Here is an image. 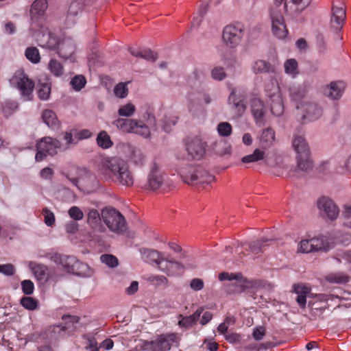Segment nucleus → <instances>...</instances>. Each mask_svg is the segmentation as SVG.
Masks as SVG:
<instances>
[{
  "mask_svg": "<svg viewBox=\"0 0 351 351\" xmlns=\"http://www.w3.org/2000/svg\"><path fill=\"white\" fill-rule=\"evenodd\" d=\"M42 214L44 216V221L47 226H52L55 223L56 218L53 213L47 208L42 210Z\"/></svg>",
  "mask_w": 351,
  "mask_h": 351,
  "instance_id": "13d9d810",
  "label": "nucleus"
},
{
  "mask_svg": "<svg viewBox=\"0 0 351 351\" xmlns=\"http://www.w3.org/2000/svg\"><path fill=\"white\" fill-rule=\"evenodd\" d=\"M251 111L256 124L261 123L265 114V107L260 99L254 98L251 100Z\"/></svg>",
  "mask_w": 351,
  "mask_h": 351,
  "instance_id": "393cba45",
  "label": "nucleus"
},
{
  "mask_svg": "<svg viewBox=\"0 0 351 351\" xmlns=\"http://www.w3.org/2000/svg\"><path fill=\"white\" fill-rule=\"evenodd\" d=\"M36 161H42L47 155L54 156L62 150V143L56 138L49 136L43 138L36 145Z\"/></svg>",
  "mask_w": 351,
  "mask_h": 351,
  "instance_id": "1a4fd4ad",
  "label": "nucleus"
},
{
  "mask_svg": "<svg viewBox=\"0 0 351 351\" xmlns=\"http://www.w3.org/2000/svg\"><path fill=\"white\" fill-rule=\"evenodd\" d=\"M180 176L185 183L202 187H204V184H208L215 179L212 174L204 169L193 167L182 169Z\"/></svg>",
  "mask_w": 351,
  "mask_h": 351,
  "instance_id": "423d86ee",
  "label": "nucleus"
},
{
  "mask_svg": "<svg viewBox=\"0 0 351 351\" xmlns=\"http://www.w3.org/2000/svg\"><path fill=\"white\" fill-rule=\"evenodd\" d=\"M317 205L322 215L330 221H334L339 217V208L331 198L322 196L318 199Z\"/></svg>",
  "mask_w": 351,
  "mask_h": 351,
  "instance_id": "f8f14e48",
  "label": "nucleus"
},
{
  "mask_svg": "<svg viewBox=\"0 0 351 351\" xmlns=\"http://www.w3.org/2000/svg\"><path fill=\"white\" fill-rule=\"evenodd\" d=\"M275 141V132L271 128L264 129L260 138V144L263 148L271 146Z\"/></svg>",
  "mask_w": 351,
  "mask_h": 351,
  "instance_id": "c85d7f7f",
  "label": "nucleus"
},
{
  "mask_svg": "<svg viewBox=\"0 0 351 351\" xmlns=\"http://www.w3.org/2000/svg\"><path fill=\"white\" fill-rule=\"evenodd\" d=\"M42 119L49 128L54 130L59 126V121L58 120L57 116L51 110H45L42 114Z\"/></svg>",
  "mask_w": 351,
  "mask_h": 351,
  "instance_id": "c756f323",
  "label": "nucleus"
},
{
  "mask_svg": "<svg viewBox=\"0 0 351 351\" xmlns=\"http://www.w3.org/2000/svg\"><path fill=\"white\" fill-rule=\"evenodd\" d=\"M103 59L102 53L97 49L93 48L91 53H89V67L90 63L94 68L101 66L103 64Z\"/></svg>",
  "mask_w": 351,
  "mask_h": 351,
  "instance_id": "79ce46f5",
  "label": "nucleus"
},
{
  "mask_svg": "<svg viewBox=\"0 0 351 351\" xmlns=\"http://www.w3.org/2000/svg\"><path fill=\"white\" fill-rule=\"evenodd\" d=\"M21 288L25 295H31L34 290V285L30 280H24L21 282Z\"/></svg>",
  "mask_w": 351,
  "mask_h": 351,
  "instance_id": "0e129e2a",
  "label": "nucleus"
},
{
  "mask_svg": "<svg viewBox=\"0 0 351 351\" xmlns=\"http://www.w3.org/2000/svg\"><path fill=\"white\" fill-rule=\"evenodd\" d=\"M268 240L262 239L261 240H256L249 243L248 247L250 250L253 254H258L263 251V247L265 245V243L267 242Z\"/></svg>",
  "mask_w": 351,
  "mask_h": 351,
  "instance_id": "3c124183",
  "label": "nucleus"
},
{
  "mask_svg": "<svg viewBox=\"0 0 351 351\" xmlns=\"http://www.w3.org/2000/svg\"><path fill=\"white\" fill-rule=\"evenodd\" d=\"M336 170L340 173H345L347 171L351 172V154L347 160L339 162V165Z\"/></svg>",
  "mask_w": 351,
  "mask_h": 351,
  "instance_id": "e2e57ef3",
  "label": "nucleus"
},
{
  "mask_svg": "<svg viewBox=\"0 0 351 351\" xmlns=\"http://www.w3.org/2000/svg\"><path fill=\"white\" fill-rule=\"evenodd\" d=\"M82 12V5L80 2H72L68 9V16H76Z\"/></svg>",
  "mask_w": 351,
  "mask_h": 351,
  "instance_id": "bf43d9fd",
  "label": "nucleus"
},
{
  "mask_svg": "<svg viewBox=\"0 0 351 351\" xmlns=\"http://www.w3.org/2000/svg\"><path fill=\"white\" fill-rule=\"evenodd\" d=\"M140 252L142 256V258L147 263L151 264L155 263L158 266V268L161 271H165L162 263L165 262V258L163 256V254L159 252L156 250L142 248L140 249Z\"/></svg>",
  "mask_w": 351,
  "mask_h": 351,
  "instance_id": "dca6fc26",
  "label": "nucleus"
},
{
  "mask_svg": "<svg viewBox=\"0 0 351 351\" xmlns=\"http://www.w3.org/2000/svg\"><path fill=\"white\" fill-rule=\"evenodd\" d=\"M62 319L65 322L66 326H55L53 329V332L58 333L60 337H64L65 330L70 328L69 324L70 323H77L79 318L76 316L64 315L62 317Z\"/></svg>",
  "mask_w": 351,
  "mask_h": 351,
  "instance_id": "473e14b6",
  "label": "nucleus"
},
{
  "mask_svg": "<svg viewBox=\"0 0 351 351\" xmlns=\"http://www.w3.org/2000/svg\"><path fill=\"white\" fill-rule=\"evenodd\" d=\"M130 52L132 56L135 57H140L150 62H155L158 58L156 53L150 49L138 51L130 49Z\"/></svg>",
  "mask_w": 351,
  "mask_h": 351,
  "instance_id": "4c0bfd02",
  "label": "nucleus"
},
{
  "mask_svg": "<svg viewBox=\"0 0 351 351\" xmlns=\"http://www.w3.org/2000/svg\"><path fill=\"white\" fill-rule=\"evenodd\" d=\"M45 258L57 265H61L66 272L77 276L82 275V268L86 266L74 256L61 255L57 252H47Z\"/></svg>",
  "mask_w": 351,
  "mask_h": 351,
  "instance_id": "0eeeda50",
  "label": "nucleus"
},
{
  "mask_svg": "<svg viewBox=\"0 0 351 351\" xmlns=\"http://www.w3.org/2000/svg\"><path fill=\"white\" fill-rule=\"evenodd\" d=\"M188 154L193 159L199 160L206 152V145L199 138H195L186 144Z\"/></svg>",
  "mask_w": 351,
  "mask_h": 351,
  "instance_id": "a211bd4d",
  "label": "nucleus"
},
{
  "mask_svg": "<svg viewBox=\"0 0 351 351\" xmlns=\"http://www.w3.org/2000/svg\"><path fill=\"white\" fill-rule=\"evenodd\" d=\"M265 152L259 149H256L252 154L243 156L241 158L242 162L247 164L250 162H255L263 160L265 157Z\"/></svg>",
  "mask_w": 351,
  "mask_h": 351,
  "instance_id": "ea45409f",
  "label": "nucleus"
},
{
  "mask_svg": "<svg viewBox=\"0 0 351 351\" xmlns=\"http://www.w3.org/2000/svg\"><path fill=\"white\" fill-rule=\"evenodd\" d=\"M298 119L302 123L313 121L322 114V108L315 102L300 103L296 105Z\"/></svg>",
  "mask_w": 351,
  "mask_h": 351,
  "instance_id": "6e6552de",
  "label": "nucleus"
},
{
  "mask_svg": "<svg viewBox=\"0 0 351 351\" xmlns=\"http://www.w3.org/2000/svg\"><path fill=\"white\" fill-rule=\"evenodd\" d=\"M211 76L215 80L221 81L226 77V73L223 67L215 66L211 71Z\"/></svg>",
  "mask_w": 351,
  "mask_h": 351,
  "instance_id": "680f3d73",
  "label": "nucleus"
},
{
  "mask_svg": "<svg viewBox=\"0 0 351 351\" xmlns=\"http://www.w3.org/2000/svg\"><path fill=\"white\" fill-rule=\"evenodd\" d=\"M143 118V121L119 118L113 123L123 132L134 133L144 138H148L150 136L151 130L155 129L156 121L155 117L149 113H146Z\"/></svg>",
  "mask_w": 351,
  "mask_h": 351,
  "instance_id": "7ed1b4c3",
  "label": "nucleus"
},
{
  "mask_svg": "<svg viewBox=\"0 0 351 351\" xmlns=\"http://www.w3.org/2000/svg\"><path fill=\"white\" fill-rule=\"evenodd\" d=\"M134 176L132 171L129 169V166L127 164L122 171V173L119 177H117V181L116 183L120 184L125 186H131L134 184Z\"/></svg>",
  "mask_w": 351,
  "mask_h": 351,
  "instance_id": "2f4dec72",
  "label": "nucleus"
},
{
  "mask_svg": "<svg viewBox=\"0 0 351 351\" xmlns=\"http://www.w3.org/2000/svg\"><path fill=\"white\" fill-rule=\"evenodd\" d=\"M273 34L278 39H284L288 34L286 23H272Z\"/></svg>",
  "mask_w": 351,
  "mask_h": 351,
  "instance_id": "a19ab883",
  "label": "nucleus"
},
{
  "mask_svg": "<svg viewBox=\"0 0 351 351\" xmlns=\"http://www.w3.org/2000/svg\"><path fill=\"white\" fill-rule=\"evenodd\" d=\"M51 84L49 82L40 83L38 87V97L41 100H47L51 94Z\"/></svg>",
  "mask_w": 351,
  "mask_h": 351,
  "instance_id": "c03bdc74",
  "label": "nucleus"
},
{
  "mask_svg": "<svg viewBox=\"0 0 351 351\" xmlns=\"http://www.w3.org/2000/svg\"><path fill=\"white\" fill-rule=\"evenodd\" d=\"M12 80L17 84L18 88L24 100L27 101L32 99V92L34 87L33 81L26 76H23L22 77H15Z\"/></svg>",
  "mask_w": 351,
  "mask_h": 351,
  "instance_id": "f3484780",
  "label": "nucleus"
},
{
  "mask_svg": "<svg viewBox=\"0 0 351 351\" xmlns=\"http://www.w3.org/2000/svg\"><path fill=\"white\" fill-rule=\"evenodd\" d=\"M97 143L104 149H108L112 145L110 136L104 131L101 132L97 136Z\"/></svg>",
  "mask_w": 351,
  "mask_h": 351,
  "instance_id": "49530a36",
  "label": "nucleus"
},
{
  "mask_svg": "<svg viewBox=\"0 0 351 351\" xmlns=\"http://www.w3.org/2000/svg\"><path fill=\"white\" fill-rule=\"evenodd\" d=\"M350 278V276L342 272L332 273L326 277L328 282L337 284H346Z\"/></svg>",
  "mask_w": 351,
  "mask_h": 351,
  "instance_id": "e433bc0d",
  "label": "nucleus"
},
{
  "mask_svg": "<svg viewBox=\"0 0 351 351\" xmlns=\"http://www.w3.org/2000/svg\"><path fill=\"white\" fill-rule=\"evenodd\" d=\"M215 152L218 155H225L229 153V148L226 143L219 141L215 143L213 146Z\"/></svg>",
  "mask_w": 351,
  "mask_h": 351,
  "instance_id": "052dcab7",
  "label": "nucleus"
},
{
  "mask_svg": "<svg viewBox=\"0 0 351 351\" xmlns=\"http://www.w3.org/2000/svg\"><path fill=\"white\" fill-rule=\"evenodd\" d=\"M346 19V6L343 3L337 1L333 3L330 22H345Z\"/></svg>",
  "mask_w": 351,
  "mask_h": 351,
  "instance_id": "b1692460",
  "label": "nucleus"
},
{
  "mask_svg": "<svg viewBox=\"0 0 351 351\" xmlns=\"http://www.w3.org/2000/svg\"><path fill=\"white\" fill-rule=\"evenodd\" d=\"M25 56L32 63H38L40 60V53L36 47H31L26 49Z\"/></svg>",
  "mask_w": 351,
  "mask_h": 351,
  "instance_id": "de8ad7c7",
  "label": "nucleus"
},
{
  "mask_svg": "<svg viewBox=\"0 0 351 351\" xmlns=\"http://www.w3.org/2000/svg\"><path fill=\"white\" fill-rule=\"evenodd\" d=\"M242 35V23H230L223 29V39L227 45L234 47L239 43Z\"/></svg>",
  "mask_w": 351,
  "mask_h": 351,
  "instance_id": "ddd939ff",
  "label": "nucleus"
},
{
  "mask_svg": "<svg viewBox=\"0 0 351 351\" xmlns=\"http://www.w3.org/2000/svg\"><path fill=\"white\" fill-rule=\"evenodd\" d=\"M15 268L11 263L0 265V273L5 276H10L14 275Z\"/></svg>",
  "mask_w": 351,
  "mask_h": 351,
  "instance_id": "338daca9",
  "label": "nucleus"
},
{
  "mask_svg": "<svg viewBox=\"0 0 351 351\" xmlns=\"http://www.w3.org/2000/svg\"><path fill=\"white\" fill-rule=\"evenodd\" d=\"M246 93L239 88H233L228 97V104L238 117L243 114L246 110Z\"/></svg>",
  "mask_w": 351,
  "mask_h": 351,
  "instance_id": "9b49d317",
  "label": "nucleus"
},
{
  "mask_svg": "<svg viewBox=\"0 0 351 351\" xmlns=\"http://www.w3.org/2000/svg\"><path fill=\"white\" fill-rule=\"evenodd\" d=\"M63 139L66 141L65 144H62V150L69 149L72 145L78 143L79 141L88 138V130L78 131L73 129L69 132L62 134Z\"/></svg>",
  "mask_w": 351,
  "mask_h": 351,
  "instance_id": "2eb2a0df",
  "label": "nucleus"
},
{
  "mask_svg": "<svg viewBox=\"0 0 351 351\" xmlns=\"http://www.w3.org/2000/svg\"><path fill=\"white\" fill-rule=\"evenodd\" d=\"M48 69L56 77H60L64 73V67L56 59H51L48 64Z\"/></svg>",
  "mask_w": 351,
  "mask_h": 351,
  "instance_id": "37998d69",
  "label": "nucleus"
},
{
  "mask_svg": "<svg viewBox=\"0 0 351 351\" xmlns=\"http://www.w3.org/2000/svg\"><path fill=\"white\" fill-rule=\"evenodd\" d=\"M345 84L343 82H332L323 90L324 95L332 99L340 98L344 91Z\"/></svg>",
  "mask_w": 351,
  "mask_h": 351,
  "instance_id": "412c9836",
  "label": "nucleus"
},
{
  "mask_svg": "<svg viewBox=\"0 0 351 351\" xmlns=\"http://www.w3.org/2000/svg\"><path fill=\"white\" fill-rule=\"evenodd\" d=\"M252 69L255 73L275 72L274 66L271 65L269 62L263 60L255 61L252 66Z\"/></svg>",
  "mask_w": 351,
  "mask_h": 351,
  "instance_id": "7c9ffc66",
  "label": "nucleus"
},
{
  "mask_svg": "<svg viewBox=\"0 0 351 351\" xmlns=\"http://www.w3.org/2000/svg\"><path fill=\"white\" fill-rule=\"evenodd\" d=\"M312 0H285V14L294 19L304 11L311 3ZM284 0H275L276 8L270 10L271 22H284V18L278 10Z\"/></svg>",
  "mask_w": 351,
  "mask_h": 351,
  "instance_id": "20e7f679",
  "label": "nucleus"
},
{
  "mask_svg": "<svg viewBox=\"0 0 351 351\" xmlns=\"http://www.w3.org/2000/svg\"><path fill=\"white\" fill-rule=\"evenodd\" d=\"M32 36L39 46L57 50L58 55L64 59H68L73 54L75 45L74 41L64 34L57 36L49 31L45 23H31Z\"/></svg>",
  "mask_w": 351,
  "mask_h": 351,
  "instance_id": "f257e3e1",
  "label": "nucleus"
},
{
  "mask_svg": "<svg viewBox=\"0 0 351 351\" xmlns=\"http://www.w3.org/2000/svg\"><path fill=\"white\" fill-rule=\"evenodd\" d=\"M188 108L190 111H192L195 106H198L199 105V101L195 97V93H189L186 96Z\"/></svg>",
  "mask_w": 351,
  "mask_h": 351,
  "instance_id": "774afa93",
  "label": "nucleus"
},
{
  "mask_svg": "<svg viewBox=\"0 0 351 351\" xmlns=\"http://www.w3.org/2000/svg\"><path fill=\"white\" fill-rule=\"evenodd\" d=\"M204 73L199 69L194 71L188 76L186 79V84L191 88H197L200 86Z\"/></svg>",
  "mask_w": 351,
  "mask_h": 351,
  "instance_id": "72a5a7b5",
  "label": "nucleus"
},
{
  "mask_svg": "<svg viewBox=\"0 0 351 351\" xmlns=\"http://www.w3.org/2000/svg\"><path fill=\"white\" fill-rule=\"evenodd\" d=\"M101 261L110 267H115L118 265V259L112 254H102L100 256Z\"/></svg>",
  "mask_w": 351,
  "mask_h": 351,
  "instance_id": "4d7b16f0",
  "label": "nucleus"
},
{
  "mask_svg": "<svg viewBox=\"0 0 351 351\" xmlns=\"http://www.w3.org/2000/svg\"><path fill=\"white\" fill-rule=\"evenodd\" d=\"M28 266L38 281L41 283H45L48 281L49 274L47 266L35 261H30Z\"/></svg>",
  "mask_w": 351,
  "mask_h": 351,
  "instance_id": "6ab92c4d",
  "label": "nucleus"
},
{
  "mask_svg": "<svg viewBox=\"0 0 351 351\" xmlns=\"http://www.w3.org/2000/svg\"><path fill=\"white\" fill-rule=\"evenodd\" d=\"M48 7L47 0H35L31 5L29 10L32 21L42 19Z\"/></svg>",
  "mask_w": 351,
  "mask_h": 351,
  "instance_id": "5701e85b",
  "label": "nucleus"
},
{
  "mask_svg": "<svg viewBox=\"0 0 351 351\" xmlns=\"http://www.w3.org/2000/svg\"><path fill=\"white\" fill-rule=\"evenodd\" d=\"M105 223L108 229L115 233L121 234L126 230V221L123 215L114 208H106L101 214L95 209L89 210V237H98V234L104 232Z\"/></svg>",
  "mask_w": 351,
  "mask_h": 351,
  "instance_id": "f03ea898",
  "label": "nucleus"
},
{
  "mask_svg": "<svg viewBox=\"0 0 351 351\" xmlns=\"http://www.w3.org/2000/svg\"><path fill=\"white\" fill-rule=\"evenodd\" d=\"M162 175L159 171L156 165L154 164L148 175L147 183L145 185V188L152 191H156L162 186Z\"/></svg>",
  "mask_w": 351,
  "mask_h": 351,
  "instance_id": "aec40b11",
  "label": "nucleus"
},
{
  "mask_svg": "<svg viewBox=\"0 0 351 351\" xmlns=\"http://www.w3.org/2000/svg\"><path fill=\"white\" fill-rule=\"evenodd\" d=\"M284 68L285 73L293 78L299 74L298 62L293 58L287 60L284 64Z\"/></svg>",
  "mask_w": 351,
  "mask_h": 351,
  "instance_id": "c9c22d12",
  "label": "nucleus"
},
{
  "mask_svg": "<svg viewBox=\"0 0 351 351\" xmlns=\"http://www.w3.org/2000/svg\"><path fill=\"white\" fill-rule=\"evenodd\" d=\"M136 111V107L131 103H128L125 105L121 106L118 110V114L120 117H131Z\"/></svg>",
  "mask_w": 351,
  "mask_h": 351,
  "instance_id": "8fccbe9b",
  "label": "nucleus"
},
{
  "mask_svg": "<svg viewBox=\"0 0 351 351\" xmlns=\"http://www.w3.org/2000/svg\"><path fill=\"white\" fill-rule=\"evenodd\" d=\"M306 93L305 86H293L289 88V95L291 100L298 103L304 99Z\"/></svg>",
  "mask_w": 351,
  "mask_h": 351,
  "instance_id": "58836bf2",
  "label": "nucleus"
},
{
  "mask_svg": "<svg viewBox=\"0 0 351 351\" xmlns=\"http://www.w3.org/2000/svg\"><path fill=\"white\" fill-rule=\"evenodd\" d=\"M176 340V335L173 333L159 335L156 339L150 341V349L152 351H167Z\"/></svg>",
  "mask_w": 351,
  "mask_h": 351,
  "instance_id": "4468645a",
  "label": "nucleus"
},
{
  "mask_svg": "<svg viewBox=\"0 0 351 351\" xmlns=\"http://www.w3.org/2000/svg\"><path fill=\"white\" fill-rule=\"evenodd\" d=\"M269 97L271 101L270 108L271 113L276 117L280 116L283 113L284 106L278 88L274 87V92L271 94H269Z\"/></svg>",
  "mask_w": 351,
  "mask_h": 351,
  "instance_id": "4be33fe9",
  "label": "nucleus"
},
{
  "mask_svg": "<svg viewBox=\"0 0 351 351\" xmlns=\"http://www.w3.org/2000/svg\"><path fill=\"white\" fill-rule=\"evenodd\" d=\"M1 107L4 115L8 117L18 108V104L14 101H5L2 104Z\"/></svg>",
  "mask_w": 351,
  "mask_h": 351,
  "instance_id": "603ef678",
  "label": "nucleus"
},
{
  "mask_svg": "<svg viewBox=\"0 0 351 351\" xmlns=\"http://www.w3.org/2000/svg\"><path fill=\"white\" fill-rule=\"evenodd\" d=\"M232 125L228 122H221L217 125V132L221 136H229L232 134Z\"/></svg>",
  "mask_w": 351,
  "mask_h": 351,
  "instance_id": "864d4df0",
  "label": "nucleus"
},
{
  "mask_svg": "<svg viewBox=\"0 0 351 351\" xmlns=\"http://www.w3.org/2000/svg\"><path fill=\"white\" fill-rule=\"evenodd\" d=\"M293 291L298 294L296 302L301 308H304L306 303V295L310 289L300 284H295L293 286Z\"/></svg>",
  "mask_w": 351,
  "mask_h": 351,
  "instance_id": "cd10ccee",
  "label": "nucleus"
},
{
  "mask_svg": "<svg viewBox=\"0 0 351 351\" xmlns=\"http://www.w3.org/2000/svg\"><path fill=\"white\" fill-rule=\"evenodd\" d=\"M86 84V79L84 75H77L74 76L70 82V85L75 91H80L82 88L85 86Z\"/></svg>",
  "mask_w": 351,
  "mask_h": 351,
  "instance_id": "a18cd8bd",
  "label": "nucleus"
},
{
  "mask_svg": "<svg viewBox=\"0 0 351 351\" xmlns=\"http://www.w3.org/2000/svg\"><path fill=\"white\" fill-rule=\"evenodd\" d=\"M203 311L202 308L197 309L193 315L189 316L180 315L181 319L178 322V325L181 328H189L195 324L198 319Z\"/></svg>",
  "mask_w": 351,
  "mask_h": 351,
  "instance_id": "bb28decb",
  "label": "nucleus"
},
{
  "mask_svg": "<svg viewBox=\"0 0 351 351\" xmlns=\"http://www.w3.org/2000/svg\"><path fill=\"white\" fill-rule=\"evenodd\" d=\"M127 162L119 158H112L103 162L102 171L112 181L117 182Z\"/></svg>",
  "mask_w": 351,
  "mask_h": 351,
  "instance_id": "9d476101",
  "label": "nucleus"
},
{
  "mask_svg": "<svg viewBox=\"0 0 351 351\" xmlns=\"http://www.w3.org/2000/svg\"><path fill=\"white\" fill-rule=\"evenodd\" d=\"M312 238L309 239H302L298 246V252L302 253H310L313 252Z\"/></svg>",
  "mask_w": 351,
  "mask_h": 351,
  "instance_id": "6e6d98bb",
  "label": "nucleus"
},
{
  "mask_svg": "<svg viewBox=\"0 0 351 351\" xmlns=\"http://www.w3.org/2000/svg\"><path fill=\"white\" fill-rule=\"evenodd\" d=\"M292 146L296 152L298 169L302 171H308L313 168V161L311 158L310 148L305 138L302 136H295L292 141Z\"/></svg>",
  "mask_w": 351,
  "mask_h": 351,
  "instance_id": "39448f33",
  "label": "nucleus"
},
{
  "mask_svg": "<svg viewBox=\"0 0 351 351\" xmlns=\"http://www.w3.org/2000/svg\"><path fill=\"white\" fill-rule=\"evenodd\" d=\"M21 304L26 309L34 311L38 306V301L32 297L24 296L21 299Z\"/></svg>",
  "mask_w": 351,
  "mask_h": 351,
  "instance_id": "09e8293b",
  "label": "nucleus"
},
{
  "mask_svg": "<svg viewBox=\"0 0 351 351\" xmlns=\"http://www.w3.org/2000/svg\"><path fill=\"white\" fill-rule=\"evenodd\" d=\"M165 262L166 264L163 268L165 270L163 271L168 276H177L183 272L184 267L180 262L169 258H165Z\"/></svg>",
  "mask_w": 351,
  "mask_h": 351,
  "instance_id": "a878e982",
  "label": "nucleus"
},
{
  "mask_svg": "<svg viewBox=\"0 0 351 351\" xmlns=\"http://www.w3.org/2000/svg\"><path fill=\"white\" fill-rule=\"evenodd\" d=\"M313 252L324 251L327 252L330 250V243L325 237H318L312 238Z\"/></svg>",
  "mask_w": 351,
  "mask_h": 351,
  "instance_id": "f704fd0d",
  "label": "nucleus"
},
{
  "mask_svg": "<svg viewBox=\"0 0 351 351\" xmlns=\"http://www.w3.org/2000/svg\"><path fill=\"white\" fill-rule=\"evenodd\" d=\"M114 95L119 98H125L128 94V88L126 84L121 82L117 84L114 88Z\"/></svg>",
  "mask_w": 351,
  "mask_h": 351,
  "instance_id": "5fc2aeb1",
  "label": "nucleus"
},
{
  "mask_svg": "<svg viewBox=\"0 0 351 351\" xmlns=\"http://www.w3.org/2000/svg\"><path fill=\"white\" fill-rule=\"evenodd\" d=\"M68 213L70 217L76 221L82 219L84 217L83 212L75 206H72Z\"/></svg>",
  "mask_w": 351,
  "mask_h": 351,
  "instance_id": "69168bd1",
  "label": "nucleus"
}]
</instances>
